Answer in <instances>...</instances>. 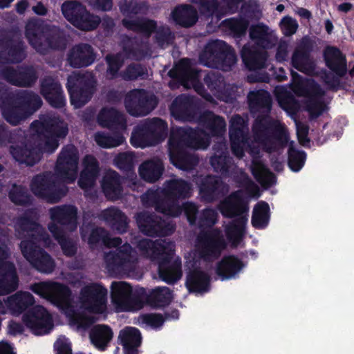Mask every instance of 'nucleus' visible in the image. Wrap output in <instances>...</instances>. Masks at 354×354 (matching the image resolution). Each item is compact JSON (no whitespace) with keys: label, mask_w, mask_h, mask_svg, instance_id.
Masks as SVG:
<instances>
[{"label":"nucleus","mask_w":354,"mask_h":354,"mask_svg":"<svg viewBox=\"0 0 354 354\" xmlns=\"http://www.w3.org/2000/svg\"><path fill=\"white\" fill-rule=\"evenodd\" d=\"M25 36L29 44L40 55L50 50L62 51L67 46L65 32L58 26L41 22L28 23Z\"/></svg>","instance_id":"1"},{"label":"nucleus","mask_w":354,"mask_h":354,"mask_svg":"<svg viewBox=\"0 0 354 354\" xmlns=\"http://www.w3.org/2000/svg\"><path fill=\"white\" fill-rule=\"evenodd\" d=\"M254 138L262 145L268 153L278 151L284 147L288 141V136L283 128L269 116V113L259 115L252 127Z\"/></svg>","instance_id":"2"},{"label":"nucleus","mask_w":354,"mask_h":354,"mask_svg":"<svg viewBox=\"0 0 354 354\" xmlns=\"http://www.w3.org/2000/svg\"><path fill=\"white\" fill-rule=\"evenodd\" d=\"M30 127L44 138L43 150L53 153L59 146V141L68 133V125L59 115L51 113L41 115L33 121Z\"/></svg>","instance_id":"3"},{"label":"nucleus","mask_w":354,"mask_h":354,"mask_svg":"<svg viewBox=\"0 0 354 354\" xmlns=\"http://www.w3.org/2000/svg\"><path fill=\"white\" fill-rule=\"evenodd\" d=\"M167 122L160 118H147L137 124L130 142L134 147L145 148L162 142L167 136Z\"/></svg>","instance_id":"4"},{"label":"nucleus","mask_w":354,"mask_h":354,"mask_svg":"<svg viewBox=\"0 0 354 354\" xmlns=\"http://www.w3.org/2000/svg\"><path fill=\"white\" fill-rule=\"evenodd\" d=\"M199 60L204 66L227 71L236 64V55L225 41L216 39L205 45L199 55Z\"/></svg>","instance_id":"5"},{"label":"nucleus","mask_w":354,"mask_h":354,"mask_svg":"<svg viewBox=\"0 0 354 354\" xmlns=\"http://www.w3.org/2000/svg\"><path fill=\"white\" fill-rule=\"evenodd\" d=\"M62 12L71 24L81 30H93L101 22L100 17L91 14L83 4L77 1H65L62 6Z\"/></svg>","instance_id":"6"},{"label":"nucleus","mask_w":354,"mask_h":354,"mask_svg":"<svg viewBox=\"0 0 354 354\" xmlns=\"http://www.w3.org/2000/svg\"><path fill=\"white\" fill-rule=\"evenodd\" d=\"M209 142L205 130L181 127L171 131L168 145L172 148L198 149L207 148Z\"/></svg>","instance_id":"7"},{"label":"nucleus","mask_w":354,"mask_h":354,"mask_svg":"<svg viewBox=\"0 0 354 354\" xmlns=\"http://www.w3.org/2000/svg\"><path fill=\"white\" fill-rule=\"evenodd\" d=\"M30 187L36 196L51 203L59 202L68 192L66 187L59 186L54 176L50 172H44L34 176Z\"/></svg>","instance_id":"8"},{"label":"nucleus","mask_w":354,"mask_h":354,"mask_svg":"<svg viewBox=\"0 0 354 354\" xmlns=\"http://www.w3.org/2000/svg\"><path fill=\"white\" fill-rule=\"evenodd\" d=\"M96 82L93 77L77 74L70 76L66 83L70 101L75 108H81L88 103L95 91Z\"/></svg>","instance_id":"9"},{"label":"nucleus","mask_w":354,"mask_h":354,"mask_svg":"<svg viewBox=\"0 0 354 354\" xmlns=\"http://www.w3.org/2000/svg\"><path fill=\"white\" fill-rule=\"evenodd\" d=\"M79 152L75 145L64 146L59 152L55 167L57 177L67 183H73L77 176Z\"/></svg>","instance_id":"10"},{"label":"nucleus","mask_w":354,"mask_h":354,"mask_svg":"<svg viewBox=\"0 0 354 354\" xmlns=\"http://www.w3.org/2000/svg\"><path fill=\"white\" fill-rule=\"evenodd\" d=\"M37 242L22 240L20 249L23 256L38 272L49 274L53 272L55 263L51 256L37 245Z\"/></svg>","instance_id":"11"},{"label":"nucleus","mask_w":354,"mask_h":354,"mask_svg":"<svg viewBox=\"0 0 354 354\" xmlns=\"http://www.w3.org/2000/svg\"><path fill=\"white\" fill-rule=\"evenodd\" d=\"M202 71L197 70L191 66L188 59H182L174 68L168 72L171 81L169 83L171 88H176L174 84H178L176 87L183 86L186 88L193 86L197 92L203 88L200 80L202 77Z\"/></svg>","instance_id":"12"},{"label":"nucleus","mask_w":354,"mask_h":354,"mask_svg":"<svg viewBox=\"0 0 354 354\" xmlns=\"http://www.w3.org/2000/svg\"><path fill=\"white\" fill-rule=\"evenodd\" d=\"M136 223L140 231L150 237H165L171 235L176 230V225L167 222L160 216L147 212L136 215Z\"/></svg>","instance_id":"13"},{"label":"nucleus","mask_w":354,"mask_h":354,"mask_svg":"<svg viewBox=\"0 0 354 354\" xmlns=\"http://www.w3.org/2000/svg\"><path fill=\"white\" fill-rule=\"evenodd\" d=\"M158 104L155 95L149 94L145 89H133L125 96L124 105L133 116H144L152 111Z\"/></svg>","instance_id":"14"},{"label":"nucleus","mask_w":354,"mask_h":354,"mask_svg":"<svg viewBox=\"0 0 354 354\" xmlns=\"http://www.w3.org/2000/svg\"><path fill=\"white\" fill-rule=\"evenodd\" d=\"M107 301V289L101 283H91L81 289L82 307L91 313L101 314Z\"/></svg>","instance_id":"15"},{"label":"nucleus","mask_w":354,"mask_h":354,"mask_svg":"<svg viewBox=\"0 0 354 354\" xmlns=\"http://www.w3.org/2000/svg\"><path fill=\"white\" fill-rule=\"evenodd\" d=\"M38 216L33 209H26L15 221L16 230L26 233L34 242L48 243L50 239L46 230L38 222Z\"/></svg>","instance_id":"16"},{"label":"nucleus","mask_w":354,"mask_h":354,"mask_svg":"<svg viewBox=\"0 0 354 354\" xmlns=\"http://www.w3.org/2000/svg\"><path fill=\"white\" fill-rule=\"evenodd\" d=\"M105 262L109 272L115 274H129L136 268V263L131 255V246L128 243L115 252L107 253Z\"/></svg>","instance_id":"17"},{"label":"nucleus","mask_w":354,"mask_h":354,"mask_svg":"<svg viewBox=\"0 0 354 354\" xmlns=\"http://www.w3.org/2000/svg\"><path fill=\"white\" fill-rule=\"evenodd\" d=\"M22 321L35 335L48 334L53 328L52 317L42 306H36L26 311Z\"/></svg>","instance_id":"18"},{"label":"nucleus","mask_w":354,"mask_h":354,"mask_svg":"<svg viewBox=\"0 0 354 354\" xmlns=\"http://www.w3.org/2000/svg\"><path fill=\"white\" fill-rule=\"evenodd\" d=\"M112 302L120 311H129L140 305V296L133 292L132 287L125 281H113L111 286Z\"/></svg>","instance_id":"19"},{"label":"nucleus","mask_w":354,"mask_h":354,"mask_svg":"<svg viewBox=\"0 0 354 354\" xmlns=\"http://www.w3.org/2000/svg\"><path fill=\"white\" fill-rule=\"evenodd\" d=\"M170 110L175 118L187 122L196 121L201 113L198 100L185 94H181L174 100Z\"/></svg>","instance_id":"20"},{"label":"nucleus","mask_w":354,"mask_h":354,"mask_svg":"<svg viewBox=\"0 0 354 354\" xmlns=\"http://www.w3.org/2000/svg\"><path fill=\"white\" fill-rule=\"evenodd\" d=\"M191 191V183L182 178H171L164 183L161 192L169 205L172 215L174 209L178 207V201L189 198Z\"/></svg>","instance_id":"21"},{"label":"nucleus","mask_w":354,"mask_h":354,"mask_svg":"<svg viewBox=\"0 0 354 354\" xmlns=\"http://www.w3.org/2000/svg\"><path fill=\"white\" fill-rule=\"evenodd\" d=\"M27 46L19 37L15 38L8 32L0 35V54L5 55L7 60L12 64H19L27 57Z\"/></svg>","instance_id":"22"},{"label":"nucleus","mask_w":354,"mask_h":354,"mask_svg":"<svg viewBox=\"0 0 354 354\" xmlns=\"http://www.w3.org/2000/svg\"><path fill=\"white\" fill-rule=\"evenodd\" d=\"M175 245L170 247L162 255H160L156 261L158 264V272L162 281L168 284H174L182 276L181 263L177 261L171 263L174 255Z\"/></svg>","instance_id":"23"},{"label":"nucleus","mask_w":354,"mask_h":354,"mask_svg":"<svg viewBox=\"0 0 354 354\" xmlns=\"http://www.w3.org/2000/svg\"><path fill=\"white\" fill-rule=\"evenodd\" d=\"M10 152L16 161L27 166L35 165L46 153L41 144L35 145L31 141L10 146Z\"/></svg>","instance_id":"24"},{"label":"nucleus","mask_w":354,"mask_h":354,"mask_svg":"<svg viewBox=\"0 0 354 354\" xmlns=\"http://www.w3.org/2000/svg\"><path fill=\"white\" fill-rule=\"evenodd\" d=\"M201 244V255L207 259L218 258L227 244L218 230L203 233L200 237Z\"/></svg>","instance_id":"25"},{"label":"nucleus","mask_w":354,"mask_h":354,"mask_svg":"<svg viewBox=\"0 0 354 354\" xmlns=\"http://www.w3.org/2000/svg\"><path fill=\"white\" fill-rule=\"evenodd\" d=\"M219 210L221 214L229 218L239 216H248V203L240 194V191L230 194L227 198L221 202Z\"/></svg>","instance_id":"26"},{"label":"nucleus","mask_w":354,"mask_h":354,"mask_svg":"<svg viewBox=\"0 0 354 354\" xmlns=\"http://www.w3.org/2000/svg\"><path fill=\"white\" fill-rule=\"evenodd\" d=\"M0 95L2 116L7 122L16 126L28 118L20 105L16 102L13 93H8L7 87L6 91Z\"/></svg>","instance_id":"27"},{"label":"nucleus","mask_w":354,"mask_h":354,"mask_svg":"<svg viewBox=\"0 0 354 354\" xmlns=\"http://www.w3.org/2000/svg\"><path fill=\"white\" fill-rule=\"evenodd\" d=\"M40 93L53 108L62 109L66 105V98L60 83L51 77L41 80Z\"/></svg>","instance_id":"28"},{"label":"nucleus","mask_w":354,"mask_h":354,"mask_svg":"<svg viewBox=\"0 0 354 354\" xmlns=\"http://www.w3.org/2000/svg\"><path fill=\"white\" fill-rule=\"evenodd\" d=\"M96 55L91 45L86 43L75 44L69 50L67 61L74 68L87 67L95 59Z\"/></svg>","instance_id":"29"},{"label":"nucleus","mask_w":354,"mask_h":354,"mask_svg":"<svg viewBox=\"0 0 354 354\" xmlns=\"http://www.w3.org/2000/svg\"><path fill=\"white\" fill-rule=\"evenodd\" d=\"M225 183L216 176L207 175L201 180L199 185V194L204 201L214 202L224 194Z\"/></svg>","instance_id":"30"},{"label":"nucleus","mask_w":354,"mask_h":354,"mask_svg":"<svg viewBox=\"0 0 354 354\" xmlns=\"http://www.w3.org/2000/svg\"><path fill=\"white\" fill-rule=\"evenodd\" d=\"M245 266L243 261L238 257L226 255L216 263V274L222 281L236 279Z\"/></svg>","instance_id":"31"},{"label":"nucleus","mask_w":354,"mask_h":354,"mask_svg":"<svg viewBox=\"0 0 354 354\" xmlns=\"http://www.w3.org/2000/svg\"><path fill=\"white\" fill-rule=\"evenodd\" d=\"M97 120L100 126L111 131L124 130L127 128L125 115L113 107H104L99 112Z\"/></svg>","instance_id":"32"},{"label":"nucleus","mask_w":354,"mask_h":354,"mask_svg":"<svg viewBox=\"0 0 354 354\" xmlns=\"http://www.w3.org/2000/svg\"><path fill=\"white\" fill-rule=\"evenodd\" d=\"M101 188L108 200L115 201L120 199L123 192L121 176L117 171L109 169L102 177Z\"/></svg>","instance_id":"33"},{"label":"nucleus","mask_w":354,"mask_h":354,"mask_svg":"<svg viewBox=\"0 0 354 354\" xmlns=\"http://www.w3.org/2000/svg\"><path fill=\"white\" fill-rule=\"evenodd\" d=\"M84 168L77 181L78 186L84 190L93 187L100 174V165L95 156L86 155L83 161Z\"/></svg>","instance_id":"34"},{"label":"nucleus","mask_w":354,"mask_h":354,"mask_svg":"<svg viewBox=\"0 0 354 354\" xmlns=\"http://www.w3.org/2000/svg\"><path fill=\"white\" fill-rule=\"evenodd\" d=\"M323 57L326 67L339 77H344L347 73V64L345 55L335 46H328L323 52Z\"/></svg>","instance_id":"35"},{"label":"nucleus","mask_w":354,"mask_h":354,"mask_svg":"<svg viewBox=\"0 0 354 354\" xmlns=\"http://www.w3.org/2000/svg\"><path fill=\"white\" fill-rule=\"evenodd\" d=\"M241 57L245 66L249 71L266 68L268 53L254 46L245 44L241 50Z\"/></svg>","instance_id":"36"},{"label":"nucleus","mask_w":354,"mask_h":354,"mask_svg":"<svg viewBox=\"0 0 354 354\" xmlns=\"http://www.w3.org/2000/svg\"><path fill=\"white\" fill-rule=\"evenodd\" d=\"M211 277L200 268L189 270L187 273L185 287L189 292L203 293L210 290Z\"/></svg>","instance_id":"37"},{"label":"nucleus","mask_w":354,"mask_h":354,"mask_svg":"<svg viewBox=\"0 0 354 354\" xmlns=\"http://www.w3.org/2000/svg\"><path fill=\"white\" fill-rule=\"evenodd\" d=\"M19 286V278L13 263L6 261L0 265V295L15 291Z\"/></svg>","instance_id":"38"},{"label":"nucleus","mask_w":354,"mask_h":354,"mask_svg":"<svg viewBox=\"0 0 354 354\" xmlns=\"http://www.w3.org/2000/svg\"><path fill=\"white\" fill-rule=\"evenodd\" d=\"M291 75L293 79H300L295 84L294 92L296 95L301 97H307L308 100L322 98L325 92L320 85L313 80H301V77L293 71H291Z\"/></svg>","instance_id":"39"},{"label":"nucleus","mask_w":354,"mask_h":354,"mask_svg":"<svg viewBox=\"0 0 354 354\" xmlns=\"http://www.w3.org/2000/svg\"><path fill=\"white\" fill-rule=\"evenodd\" d=\"M196 121L208 131L212 136H221L225 131V119L214 114L212 111L207 110L201 113Z\"/></svg>","instance_id":"40"},{"label":"nucleus","mask_w":354,"mask_h":354,"mask_svg":"<svg viewBox=\"0 0 354 354\" xmlns=\"http://www.w3.org/2000/svg\"><path fill=\"white\" fill-rule=\"evenodd\" d=\"M118 341L123 347L124 354H138V347L142 343L141 333L136 328L127 326L120 331Z\"/></svg>","instance_id":"41"},{"label":"nucleus","mask_w":354,"mask_h":354,"mask_svg":"<svg viewBox=\"0 0 354 354\" xmlns=\"http://www.w3.org/2000/svg\"><path fill=\"white\" fill-rule=\"evenodd\" d=\"M121 24L127 30L141 34L146 38H149L157 29V22L147 17L124 18Z\"/></svg>","instance_id":"42"},{"label":"nucleus","mask_w":354,"mask_h":354,"mask_svg":"<svg viewBox=\"0 0 354 354\" xmlns=\"http://www.w3.org/2000/svg\"><path fill=\"white\" fill-rule=\"evenodd\" d=\"M169 156L171 162L183 171L192 169L198 165V158L196 156L187 151L184 148H172L169 147Z\"/></svg>","instance_id":"43"},{"label":"nucleus","mask_w":354,"mask_h":354,"mask_svg":"<svg viewBox=\"0 0 354 354\" xmlns=\"http://www.w3.org/2000/svg\"><path fill=\"white\" fill-rule=\"evenodd\" d=\"M13 96L27 118H29L39 110L43 104L40 96L32 91H21L17 93H13Z\"/></svg>","instance_id":"44"},{"label":"nucleus","mask_w":354,"mask_h":354,"mask_svg":"<svg viewBox=\"0 0 354 354\" xmlns=\"http://www.w3.org/2000/svg\"><path fill=\"white\" fill-rule=\"evenodd\" d=\"M50 218L62 226L76 227L77 209L74 205H63L50 209Z\"/></svg>","instance_id":"45"},{"label":"nucleus","mask_w":354,"mask_h":354,"mask_svg":"<svg viewBox=\"0 0 354 354\" xmlns=\"http://www.w3.org/2000/svg\"><path fill=\"white\" fill-rule=\"evenodd\" d=\"M248 106L252 113L262 112L270 113L272 100L270 93L266 90L260 89L250 91L248 95Z\"/></svg>","instance_id":"46"},{"label":"nucleus","mask_w":354,"mask_h":354,"mask_svg":"<svg viewBox=\"0 0 354 354\" xmlns=\"http://www.w3.org/2000/svg\"><path fill=\"white\" fill-rule=\"evenodd\" d=\"M141 201L146 207H153L158 212L172 215L166 198L158 189H148L142 195Z\"/></svg>","instance_id":"47"},{"label":"nucleus","mask_w":354,"mask_h":354,"mask_svg":"<svg viewBox=\"0 0 354 354\" xmlns=\"http://www.w3.org/2000/svg\"><path fill=\"white\" fill-rule=\"evenodd\" d=\"M171 17L176 25L183 28L193 26L198 19L196 10L188 4L176 6L171 12Z\"/></svg>","instance_id":"48"},{"label":"nucleus","mask_w":354,"mask_h":354,"mask_svg":"<svg viewBox=\"0 0 354 354\" xmlns=\"http://www.w3.org/2000/svg\"><path fill=\"white\" fill-rule=\"evenodd\" d=\"M35 304V298L28 292H17L6 299L7 308L14 315H20Z\"/></svg>","instance_id":"49"},{"label":"nucleus","mask_w":354,"mask_h":354,"mask_svg":"<svg viewBox=\"0 0 354 354\" xmlns=\"http://www.w3.org/2000/svg\"><path fill=\"white\" fill-rule=\"evenodd\" d=\"M248 220L246 216H239L225 225V236L232 246L237 247L242 241Z\"/></svg>","instance_id":"50"},{"label":"nucleus","mask_w":354,"mask_h":354,"mask_svg":"<svg viewBox=\"0 0 354 354\" xmlns=\"http://www.w3.org/2000/svg\"><path fill=\"white\" fill-rule=\"evenodd\" d=\"M164 170L165 167L162 160L157 158L145 161L139 167L138 172L142 180L151 183L161 178Z\"/></svg>","instance_id":"51"},{"label":"nucleus","mask_w":354,"mask_h":354,"mask_svg":"<svg viewBox=\"0 0 354 354\" xmlns=\"http://www.w3.org/2000/svg\"><path fill=\"white\" fill-rule=\"evenodd\" d=\"M113 333L110 326L98 324L93 326L89 333L91 344L99 351H105L113 338Z\"/></svg>","instance_id":"52"},{"label":"nucleus","mask_w":354,"mask_h":354,"mask_svg":"<svg viewBox=\"0 0 354 354\" xmlns=\"http://www.w3.org/2000/svg\"><path fill=\"white\" fill-rule=\"evenodd\" d=\"M174 246V243L166 240L151 241L142 239L138 242V248L150 255L152 261H154L160 255L167 251L170 247Z\"/></svg>","instance_id":"53"},{"label":"nucleus","mask_w":354,"mask_h":354,"mask_svg":"<svg viewBox=\"0 0 354 354\" xmlns=\"http://www.w3.org/2000/svg\"><path fill=\"white\" fill-rule=\"evenodd\" d=\"M103 216L113 230L119 234H123L127 231L128 218L120 209L117 207L106 209L103 212Z\"/></svg>","instance_id":"54"},{"label":"nucleus","mask_w":354,"mask_h":354,"mask_svg":"<svg viewBox=\"0 0 354 354\" xmlns=\"http://www.w3.org/2000/svg\"><path fill=\"white\" fill-rule=\"evenodd\" d=\"M8 196L9 200L17 206L28 207L33 203V198L28 188L22 185L12 184Z\"/></svg>","instance_id":"55"},{"label":"nucleus","mask_w":354,"mask_h":354,"mask_svg":"<svg viewBox=\"0 0 354 354\" xmlns=\"http://www.w3.org/2000/svg\"><path fill=\"white\" fill-rule=\"evenodd\" d=\"M146 300L147 303L152 307H165L172 300V292L167 287H158L149 292Z\"/></svg>","instance_id":"56"},{"label":"nucleus","mask_w":354,"mask_h":354,"mask_svg":"<svg viewBox=\"0 0 354 354\" xmlns=\"http://www.w3.org/2000/svg\"><path fill=\"white\" fill-rule=\"evenodd\" d=\"M270 221V207L267 202H258L253 209L251 223L252 226L259 230L266 228Z\"/></svg>","instance_id":"57"},{"label":"nucleus","mask_w":354,"mask_h":354,"mask_svg":"<svg viewBox=\"0 0 354 354\" xmlns=\"http://www.w3.org/2000/svg\"><path fill=\"white\" fill-rule=\"evenodd\" d=\"M268 30V26L262 23L252 25L249 30L250 37L258 46L264 49L269 48L272 44Z\"/></svg>","instance_id":"58"},{"label":"nucleus","mask_w":354,"mask_h":354,"mask_svg":"<svg viewBox=\"0 0 354 354\" xmlns=\"http://www.w3.org/2000/svg\"><path fill=\"white\" fill-rule=\"evenodd\" d=\"M209 162L214 171L223 177L230 176V168L233 165V159L227 151H222L214 154L210 158Z\"/></svg>","instance_id":"59"},{"label":"nucleus","mask_w":354,"mask_h":354,"mask_svg":"<svg viewBox=\"0 0 354 354\" xmlns=\"http://www.w3.org/2000/svg\"><path fill=\"white\" fill-rule=\"evenodd\" d=\"M234 38H241L246 35L249 27V21L243 17L225 19L221 23Z\"/></svg>","instance_id":"60"},{"label":"nucleus","mask_w":354,"mask_h":354,"mask_svg":"<svg viewBox=\"0 0 354 354\" xmlns=\"http://www.w3.org/2000/svg\"><path fill=\"white\" fill-rule=\"evenodd\" d=\"M251 172L256 180L263 187H270L277 182L276 176L260 162L254 164Z\"/></svg>","instance_id":"61"},{"label":"nucleus","mask_w":354,"mask_h":354,"mask_svg":"<svg viewBox=\"0 0 354 354\" xmlns=\"http://www.w3.org/2000/svg\"><path fill=\"white\" fill-rule=\"evenodd\" d=\"M147 75L146 66L138 63H131L120 74V77L125 81H134L139 78L144 80Z\"/></svg>","instance_id":"62"},{"label":"nucleus","mask_w":354,"mask_h":354,"mask_svg":"<svg viewBox=\"0 0 354 354\" xmlns=\"http://www.w3.org/2000/svg\"><path fill=\"white\" fill-rule=\"evenodd\" d=\"M203 81L212 92L223 93L226 84L224 77L220 73L214 71L205 73Z\"/></svg>","instance_id":"63"},{"label":"nucleus","mask_w":354,"mask_h":354,"mask_svg":"<svg viewBox=\"0 0 354 354\" xmlns=\"http://www.w3.org/2000/svg\"><path fill=\"white\" fill-rule=\"evenodd\" d=\"M105 61L107 64L106 71V78L113 80L120 77V69L124 64V59L121 55L117 54H108L105 57Z\"/></svg>","instance_id":"64"}]
</instances>
